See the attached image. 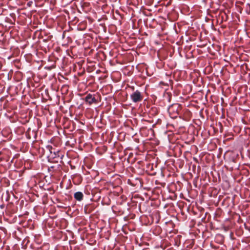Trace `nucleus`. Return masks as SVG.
Instances as JSON below:
<instances>
[{"mask_svg":"<svg viewBox=\"0 0 250 250\" xmlns=\"http://www.w3.org/2000/svg\"><path fill=\"white\" fill-rule=\"evenodd\" d=\"M46 149L49 151L51 156H48L47 157L48 162H52V159L56 158L57 157H59V151H52L53 147L50 145H47L46 146Z\"/></svg>","mask_w":250,"mask_h":250,"instance_id":"obj_1","label":"nucleus"},{"mask_svg":"<svg viewBox=\"0 0 250 250\" xmlns=\"http://www.w3.org/2000/svg\"><path fill=\"white\" fill-rule=\"evenodd\" d=\"M130 99L134 103H138L142 101V96L141 92L136 90L130 95Z\"/></svg>","mask_w":250,"mask_h":250,"instance_id":"obj_2","label":"nucleus"},{"mask_svg":"<svg viewBox=\"0 0 250 250\" xmlns=\"http://www.w3.org/2000/svg\"><path fill=\"white\" fill-rule=\"evenodd\" d=\"M85 102L91 104L94 103H96L97 102V99L95 98L94 95L89 93L84 98Z\"/></svg>","mask_w":250,"mask_h":250,"instance_id":"obj_3","label":"nucleus"},{"mask_svg":"<svg viewBox=\"0 0 250 250\" xmlns=\"http://www.w3.org/2000/svg\"><path fill=\"white\" fill-rule=\"evenodd\" d=\"M75 199L78 201H81L83 200V194L81 191H77L74 194Z\"/></svg>","mask_w":250,"mask_h":250,"instance_id":"obj_4","label":"nucleus"},{"mask_svg":"<svg viewBox=\"0 0 250 250\" xmlns=\"http://www.w3.org/2000/svg\"><path fill=\"white\" fill-rule=\"evenodd\" d=\"M54 168V166H51L50 167H49L48 168V170H50V169H52V168Z\"/></svg>","mask_w":250,"mask_h":250,"instance_id":"obj_5","label":"nucleus"},{"mask_svg":"<svg viewBox=\"0 0 250 250\" xmlns=\"http://www.w3.org/2000/svg\"><path fill=\"white\" fill-rule=\"evenodd\" d=\"M247 6H249L250 7V3H247Z\"/></svg>","mask_w":250,"mask_h":250,"instance_id":"obj_6","label":"nucleus"},{"mask_svg":"<svg viewBox=\"0 0 250 250\" xmlns=\"http://www.w3.org/2000/svg\"><path fill=\"white\" fill-rule=\"evenodd\" d=\"M29 4H30V3L28 2V5H29Z\"/></svg>","mask_w":250,"mask_h":250,"instance_id":"obj_7","label":"nucleus"},{"mask_svg":"<svg viewBox=\"0 0 250 250\" xmlns=\"http://www.w3.org/2000/svg\"><path fill=\"white\" fill-rule=\"evenodd\" d=\"M29 4H30V3L28 2V5H29Z\"/></svg>","mask_w":250,"mask_h":250,"instance_id":"obj_8","label":"nucleus"}]
</instances>
